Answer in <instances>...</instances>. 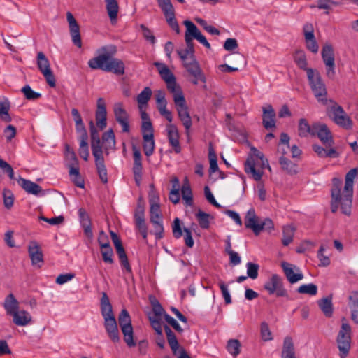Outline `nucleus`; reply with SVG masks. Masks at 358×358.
Masks as SVG:
<instances>
[{
  "mask_svg": "<svg viewBox=\"0 0 358 358\" xmlns=\"http://www.w3.org/2000/svg\"><path fill=\"white\" fill-rule=\"evenodd\" d=\"M251 150L252 152V155H251L250 157H255L256 160L262 161V166L266 165V168L271 171V168L268 164L267 159L264 157V154L255 148H252Z\"/></svg>",
  "mask_w": 358,
  "mask_h": 358,
  "instance_id": "59",
  "label": "nucleus"
},
{
  "mask_svg": "<svg viewBox=\"0 0 358 358\" xmlns=\"http://www.w3.org/2000/svg\"><path fill=\"white\" fill-rule=\"evenodd\" d=\"M181 194L185 205L192 206L193 205L192 192L188 182L183 184L181 189Z\"/></svg>",
  "mask_w": 358,
  "mask_h": 358,
  "instance_id": "48",
  "label": "nucleus"
},
{
  "mask_svg": "<svg viewBox=\"0 0 358 358\" xmlns=\"http://www.w3.org/2000/svg\"><path fill=\"white\" fill-rule=\"evenodd\" d=\"M106 115L107 112L105 101L103 98H99L96 111V126L101 129L106 127Z\"/></svg>",
  "mask_w": 358,
  "mask_h": 358,
  "instance_id": "26",
  "label": "nucleus"
},
{
  "mask_svg": "<svg viewBox=\"0 0 358 358\" xmlns=\"http://www.w3.org/2000/svg\"><path fill=\"white\" fill-rule=\"evenodd\" d=\"M17 182L29 194L37 195L42 190L38 184L22 178H19Z\"/></svg>",
  "mask_w": 358,
  "mask_h": 358,
  "instance_id": "34",
  "label": "nucleus"
},
{
  "mask_svg": "<svg viewBox=\"0 0 358 358\" xmlns=\"http://www.w3.org/2000/svg\"><path fill=\"white\" fill-rule=\"evenodd\" d=\"M349 307L351 310V318L358 324V292H352L348 297Z\"/></svg>",
  "mask_w": 358,
  "mask_h": 358,
  "instance_id": "35",
  "label": "nucleus"
},
{
  "mask_svg": "<svg viewBox=\"0 0 358 358\" xmlns=\"http://www.w3.org/2000/svg\"><path fill=\"white\" fill-rule=\"evenodd\" d=\"M90 136H91V147L92 155L103 154L102 146L101 145V141L99 134L95 128L93 122H90Z\"/></svg>",
  "mask_w": 358,
  "mask_h": 358,
  "instance_id": "29",
  "label": "nucleus"
},
{
  "mask_svg": "<svg viewBox=\"0 0 358 358\" xmlns=\"http://www.w3.org/2000/svg\"><path fill=\"white\" fill-rule=\"evenodd\" d=\"M66 18L69 24V29L72 38V41L74 43V45H76L78 48H81L82 41L80 34L79 25L78 24L73 15L70 12L67 13Z\"/></svg>",
  "mask_w": 358,
  "mask_h": 358,
  "instance_id": "23",
  "label": "nucleus"
},
{
  "mask_svg": "<svg viewBox=\"0 0 358 358\" xmlns=\"http://www.w3.org/2000/svg\"><path fill=\"white\" fill-rule=\"evenodd\" d=\"M116 52L117 48L113 45L99 48L96 51L97 56L88 61L89 66L92 69H101L117 75H123L124 73V62L119 59L112 57Z\"/></svg>",
  "mask_w": 358,
  "mask_h": 358,
  "instance_id": "2",
  "label": "nucleus"
},
{
  "mask_svg": "<svg viewBox=\"0 0 358 358\" xmlns=\"http://www.w3.org/2000/svg\"><path fill=\"white\" fill-rule=\"evenodd\" d=\"M106 8L112 24L117 21V14L119 11L118 3L116 0H105Z\"/></svg>",
  "mask_w": 358,
  "mask_h": 358,
  "instance_id": "36",
  "label": "nucleus"
},
{
  "mask_svg": "<svg viewBox=\"0 0 358 358\" xmlns=\"http://www.w3.org/2000/svg\"><path fill=\"white\" fill-rule=\"evenodd\" d=\"M329 149H324L318 145H313V149L314 152L320 157L336 158L339 156L338 152L336 150L335 148H332V146L329 147Z\"/></svg>",
  "mask_w": 358,
  "mask_h": 358,
  "instance_id": "37",
  "label": "nucleus"
},
{
  "mask_svg": "<svg viewBox=\"0 0 358 358\" xmlns=\"http://www.w3.org/2000/svg\"><path fill=\"white\" fill-rule=\"evenodd\" d=\"M65 161L67 166H78V159L69 145H66Z\"/></svg>",
  "mask_w": 358,
  "mask_h": 358,
  "instance_id": "50",
  "label": "nucleus"
},
{
  "mask_svg": "<svg viewBox=\"0 0 358 358\" xmlns=\"http://www.w3.org/2000/svg\"><path fill=\"white\" fill-rule=\"evenodd\" d=\"M303 33L306 48L313 53H317L319 46L315 38L313 25L311 24H306L303 26Z\"/></svg>",
  "mask_w": 358,
  "mask_h": 358,
  "instance_id": "22",
  "label": "nucleus"
},
{
  "mask_svg": "<svg viewBox=\"0 0 358 358\" xmlns=\"http://www.w3.org/2000/svg\"><path fill=\"white\" fill-rule=\"evenodd\" d=\"M101 253L104 262L110 264L113 263V251L110 245L106 248H101Z\"/></svg>",
  "mask_w": 358,
  "mask_h": 358,
  "instance_id": "58",
  "label": "nucleus"
},
{
  "mask_svg": "<svg viewBox=\"0 0 358 358\" xmlns=\"http://www.w3.org/2000/svg\"><path fill=\"white\" fill-rule=\"evenodd\" d=\"M101 311L102 315L113 313L109 298L105 292L102 293L101 299Z\"/></svg>",
  "mask_w": 358,
  "mask_h": 358,
  "instance_id": "49",
  "label": "nucleus"
},
{
  "mask_svg": "<svg viewBox=\"0 0 358 358\" xmlns=\"http://www.w3.org/2000/svg\"><path fill=\"white\" fill-rule=\"evenodd\" d=\"M95 158V164L97 169L99 178L103 183L108 182V173L107 169L104 164V158L103 154H98L93 155Z\"/></svg>",
  "mask_w": 358,
  "mask_h": 358,
  "instance_id": "30",
  "label": "nucleus"
},
{
  "mask_svg": "<svg viewBox=\"0 0 358 358\" xmlns=\"http://www.w3.org/2000/svg\"><path fill=\"white\" fill-rule=\"evenodd\" d=\"M102 143L105 153L108 155L110 150L115 148V136L114 131L110 129L104 132L102 136Z\"/></svg>",
  "mask_w": 358,
  "mask_h": 358,
  "instance_id": "31",
  "label": "nucleus"
},
{
  "mask_svg": "<svg viewBox=\"0 0 358 358\" xmlns=\"http://www.w3.org/2000/svg\"><path fill=\"white\" fill-rule=\"evenodd\" d=\"M282 234V243L285 246H287L293 241L294 229L292 226H286L283 228Z\"/></svg>",
  "mask_w": 358,
  "mask_h": 358,
  "instance_id": "53",
  "label": "nucleus"
},
{
  "mask_svg": "<svg viewBox=\"0 0 358 358\" xmlns=\"http://www.w3.org/2000/svg\"><path fill=\"white\" fill-rule=\"evenodd\" d=\"M87 134L85 133L80 135L79 155L84 160L87 161L89 157V149L87 143Z\"/></svg>",
  "mask_w": 358,
  "mask_h": 358,
  "instance_id": "45",
  "label": "nucleus"
},
{
  "mask_svg": "<svg viewBox=\"0 0 358 358\" xmlns=\"http://www.w3.org/2000/svg\"><path fill=\"white\" fill-rule=\"evenodd\" d=\"M10 103L7 98L0 101V119L5 122H10L12 118L9 114Z\"/></svg>",
  "mask_w": 358,
  "mask_h": 358,
  "instance_id": "40",
  "label": "nucleus"
},
{
  "mask_svg": "<svg viewBox=\"0 0 358 358\" xmlns=\"http://www.w3.org/2000/svg\"><path fill=\"white\" fill-rule=\"evenodd\" d=\"M166 129L169 144L173 148L176 153H180L181 152V147L179 142L178 128L173 124H169L166 125Z\"/></svg>",
  "mask_w": 358,
  "mask_h": 358,
  "instance_id": "24",
  "label": "nucleus"
},
{
  "mask_svg": "<svg viewBox=\"0 0 358 358\" xmlns=\"http://www.w3.org/2000/svg\"><path fill=\"white\" fill-rule=\"evenodd\" d=\"M279 163L281 168L289 174H296L297 173V166L287 158L282 156L279 159Z\"/></svg>",
  "mask_w": 358,
  "mask_h": 358,
  "instance_id": "47",
  "label": "nucleus"
},
{
  "mask_svg": "<svg viewBox=\"0 0 358 358\" xmlns=\"http://www.w3.org/2000/svg\"><path fill=\"white\" fill-rule=\"evenodd\" d=\"M196 217L197 219V221L199 224V226L202 229H208L210 226V222L209 219L210 217V215L201 210H199L198 212L196 213Z\"/></svg>",
  "mask_w": 358,
  "mask_h": 358,
  "instance_id": "51",
  "label": "nucleus"
},
{
  "mask_svg": "<svg viewBox=\"0 0 358 358\" xmlns=\"http://www.w3.org/2000/svg\"><path fill=\"white\" fill-rule=\"evenodd\" d=\"M157 108L160 115L164 117L169 122L173 120V115L171 111L166 109L167 101L165 97V92L163 90H158L155 94Z\"/></svg>",
  "mask_w": 358,
  "mask_h": 358,
  "instance_id": "21",
  "label": "nucleus"
},
{
  "mask_svg": "<svg viewBox=\"0 0 358 358\" xmlns=\"http://www.w3.org/2000/svg\"><path fill=\"white\" fill-rule=\"evenodd\" d=\"M143 151L147 157L151 156L155 150V141L154 136L143 135Z\"/></svg>",
  "mask_w": 358,
  "mask_h": 358,
  "instance_id": "43",
  "label": "nucleus"
},
{
  "mask_svg": "<svg viewBox=\"0 0 358 358\" xmlns=\"http://www.w3.org/2000/svg\"><path fill=\"white\" fill-rule=\"evenodd\" d=\"M307 77L311 90L318 101L322 102L324 105H328L329 103V100H327L326 98V87L322 82L320 73L314 69H308Z\"/></svg>",
  "mask_w": 358,
  "mask_h": 358,
  "instance_id": "4",
  "label": "nucleus"
},
{
  "mask_svg": "<svg viewBox=\"0 0 358 358\" xmlns=\"http://www.w3.org/2000/svg\"><path fill=\"white\" fill-rule=\"evenodd\" d=\"M104 319V328L109 338L113 343H119L120 341L117 324L113 313L102 315Z\"/></svg>",
  "mask_w": 358,
  "mask_h": 358,
  "instance_id": "13",
  "label": "nucleus"
},
{
  "mask_svg": "<svg viewBox=\"0 0 358 358\" xmlns=\"http://www.w3.org/2000/svg\"><path fill=\"white\" fill-rule=\"evenodd\" d=\"M10 316L13 317V322L17 326L25 327L32 321L31 314L24 310L18 309Z\"/></svg>",
  "mask_w": 358,
  "mask_h": 358,
  "instance_id": "27",
  "label": "nucleus"
},
{
  "mask_svg": "<svg viewBox=\"0 0 358 358\" xmlns=\"http://www.w3.org/2000/svg\"><path fill=\"white\" fill-rule=\"evenodd\" d=\"M318 306L326 317H331L333 314V305L331 297H325L319 300Z\"/></svg>",
  "mask_w": 358,
  "mask_h": 358,
  "instance_id": "41",
  "label": "nucleus"
},
{
  "mask_svg": "<svg viewBox=\"0 0 358 358\" xmlns=\"http://www.w3.org/2000/svg\"><path fill=\"white\" fill-rule=\"evenodd\" d=\"M113 112L115 120L121 125L122 131L124 133H129V116L124 108L123 103L117 102L114 104Z\"/></svg>",
  "mask_w": 358,
  "mask_h": 358,
  "instance_id": "16",
  "label": "nucleus"
},
{
  "mask_svg": "<svg viewBox=\"0 0 358 358\" xmlns=\"http://www.w3.org/2000/svg\"><path fill=\"white\" fill-rule=\"evenodd\" d=\"M281 266L290 283L294 284L303 278V275L299 267L285 262H282Z\"/></svg>",
  "mask_w": 358,
  "mask_h": 358,
  "instance_id": "20",
  "label": "nucleus"
},
{
  "mask_svg": "<svg viewBox=\"0 0 358 358\" xmlns=\"http://www.w3.org/2000/svg\"><path fill=\"white\" fill-rule=\"evenodd\" d=\"M313 129L314 134H313V136H317L327 148L331 147L334 145V142L331 133L326 124L314 123Z\"/></svg>",
  "mask_w": 358,
  "mask_h": 358,
  "instance_id": "17",
  "label": "nucleus"
},
{
  "mask_svg": "<svg viewBox=\"0 0 358 358\" xmlns=\"http://www.w3.org/2000/svg\"><path fill=\"white\" fill-rule=\"evenodd\" d=\"M25 98L28 100H36L41 97V94L38 92H34L29 85L24 86L22 90Z\"/></svg>",
  "mask_w": 358,
  "mask_h": 358,
  "instance_id": "56",
  "label": "nucleus"
},
{
  "mask_svg": "<svg viewBox=\"0 0 358 358\" xmlns=\"http://www.w3.org/2000/svg\"><path fill=\"white\" fill-rule=\"evenodd\" d=\"M152 95V90L150 87H145L143 91L137 96V102L140 110L144 106H146Z\"/></svg>",
  "mask_w": 358,
  "mask_h": 358,
  "instance_id": "46",
  "label": "nucleus"
},
{
  "mask_svg": "<svg viewBox=\"0 0 358 358\" xmlns=\"http://www.w3.org/2000/svg\"><path fill=\"white\" fill-rule=\"evenodd\" d=\"M266 165L262 166V161L256 160L255 157H248L245 163V171L251 174L256 181L261 180Z\"/></svg>",
  "mask_w": 358,
  "mask_h": 358,
  "instance_id": "14",
  "label": "nucleus"
},
{
  "mask_svg": "<svg viewBox=\"0 0 358 358\" xmlns=\"http://www.w3.org/2000/svg\"><path fill=\"white\" fill-rule=\"evenodd\" d=\"M263 110V125L268 129L275 127V113L272 106L268 104L262 108Z\"/></svg>",
  "mask_w": 358,
  "mask_h": 358,
  "instance_id": "28",
  "label": "nucleus"
},
{
  "mask_svg": "<svg viewBox=\"0 0 358 358\" xmlns=\"http://www.w3.org/2000/svg\"><path fill=\"white\" fill-rule=\"evenodd\" d=\"M19 302L15 296L10 293L6 298L3 306L8 315H11L19 309Z\"/></svg>",
  "mask_w": 358,
  "mask_h": 358,
  "instance_id": "32",
  "label": "nucleus"
},
{
  "mask_svg": "<svg viewBox=\"0 0 358 358\" xmlns=\"http://www.w3.org/2000/svg\"><path fill=\"white\" fill-rule=\"evenodd\" d=\"M351 327L346 320H342L341 329L338 334L336 342L341 358L345 357L350 349L351 344Z\"/></svg>",
  "mask_w": 358,
  "mask_h": 358,
  "instance_id": "8",
  "label": "nucleus"
},
{
  "mask_svg": "<svg viewBox=\"0 0 358 358\" xmlns=\"http://www.w3.org/2000/svg\"><path fill=\"white\" fill-rule=\"evenodd\" d=\"M184 66L187 71L193 76L196 78L202 77V71L194 58H190L189 62H185Z\"/></svg>",
  "mask_w": 358,
  "mask_h": 358,
  "instance_id": "42",
  "label": "nucleus"
},
{
  "mask_svg": "<svg viewBox=\"0 0 358 358\" xmlns=\"http://www.w3.org/2000/svg\"><path fill=\"white\" fill-rule=\"evenodd\" d=\"M282 358H296L292 338L289 336H287L284 339Z\"/></svg>",
  "mask_w": 358,
  "mask_h": 358,
  "instance_id": "38",
  "label": "nucleus"
},
{
  "mask_svg": "<svg viewBox=\"0 0 358 358\" xmlns=\"http://www.w3.org/2000/svg\"><path fill=\"white\" fill-rule=\"evenodd\" d=\"M37 65L48 84L52 87H55V76L51 70L50 62L43 52H39L37 54Z\"/></svg>",
  "mask_w": 358,
  "mask_h": 358,
  "instance_id": "11",
  "label": "nucleus"
},
{
  "mask_svg": "<svg viewBox=\"0 0 358 358\" xmlns=\"http://www.w3.org/2000/svg\"><path fill=\"white\" fill-rule=\"evenodd\" d=\"M28 252L31 264L41 268L43 264V255L38 243L36 241H31L28 245Z\"/></svg>",
  "mask_w": 358,
  "mask_h": 358,
  "instance_id": "18",
  "label": "nucleus"
},
{
  "mask_svg": "<svg viewBox=\"0 0 358 358\" xmlns=\"http://www.w3.org/2000/svg\"><path fill=\"white\" fill-rule=\"evenodd\" d=\"M260 332L262 338L264 341H268L273 339L271 331L266 322H262Z\"/></svg>",
  "mask_w": 358,
  "mask_h": 358,
  "instance_id": "61",
  "label": "nucleus"
},
{
  "mask_svg": "<svg viewBox=\"0 0 358 358\" xmlns=\"http://www.w3.org/2000/svg\"><path fill=\"white\" fill-rule=\"evenodd\" d=\"M322 57L327 68V76L333 78L335 76V58L332 45L326 44L322 50Z\"/></svg>",
  "mask_w": 358,
  "mask_h": 358,
  "instance_id": "12",
  "label": "nucleus"
},
{
  "mask_svg": "<svg viewBox=\"0 0 358 358\" xmlns=\"http://www.w3.org/2000/svg\"><path fill=\"white\" fill-rule=\"evenodd\" d=\"M259 219L256 215L254 208H250L246 213L245 217V226L248 229H250L258 235L262 231V227L259 226Z\"/></svg>",
  "mask_w": 358,
  "mask_h": 358,
  "instance_id": "25",
  "label": "nucleus"
},
{
  "mask_svg": "<svg viewBox=\"0 0 358 358\" xmlns=\"http://www.w3.org/2000/svg\"><path fill=\"white\" fill-rule=\"evenodd\" d=\"M241 344L238 340H230L227 344V350L230 354L236 356L240 353Z\"/></svg>",
  "mask_w": 358,
  "mask_h": 358,
  "instance_id": "60",
  "label": "nucleus"
},
{
  "mask_svg": "<svg viewBox=\"0 0 358 358\" xmlns=\"http://www.w3.org/2000/svg\"><path fill=\"white\" fill-rule=\"evenodd\" d=\"M264 289L269 294H275L277 296H287V292L283 287L281 277L277 274H272L266 281Z\"/></svg>",
  "mask_w": 358,
  "mask_h": 358,
  "instance_id": "10",
  "label": "nucleus"
},
{
  "mask_svg": "<svg viewBox=\"0 0 358 358\" xmlns=\"http://www.w3.org/2000/svg\"><path fill=\"white\" fill-rule=\"evenodd\" d=\"M298 131L301 137L313 136L314 134L313 124L310 125L306 119L301 118L299 120Z\"/></svg>",
  "mask_w": 358,
  "mask_h": 358,
  "instance_id": "39",
  "label": "nucleus"
},
{
  "mask_svg": "<svg viewBox=\"0 0 358 358\" xmlns=\"http://www.w3.org/2000/svg\"><path fill=\"white\" fill-rule=\"evenodd\" d=\"M164 15L165 16L168 24L173 31H176V34H179L180 32V29L175 17V10Z\"/></svg>",
  "mask_w": 358,
  "mask_h": 358,
  "instance_id": "54",
  "label": "nucleus"
},
{
  "mask_svg": "<svg viewBox=\"0 0 358 358\" xmlns=\"http://www.w3.org/2000/svg\"><path fill=\"white\" fill-rule=\"evenodd\" d=\"M358 173L357 169L350 170L345 178L343 189V182L338 178H334L332 180V188L331 190V210L336 213L338 208L342 213L349 215L351 212L354 180Z\"/></svg>",
  "mask_w": 358,
  "mask_h": 358,
  "instance_id": "1",
  "label": "nucleus"
},
{
  "mask_svg": "<svg viewBox=\"0 0 358 358\" xmlns=\"http://www.w3.org/2000/svg\"><path fill=\"white\" fill-rule=\"evenodd\" d=\"M294 60L299 68L306 71L308 73V62L306 54L302 50H296L294 55Z\"/></svg>",
  "mask_w": 358,
  "mask_h": 358,
  "instance_id": "44",
  "label": "nucleus"
},
{
  "mask_svg": "<svg viewBox=\"0 0 358 358\" xmlns=\"http://www.w3.org/2000/svg\"><path fill=\"white\" fill-rule=\"evenodd\" d=\"M246 267L248 277L252 279H256L258 276L259 265L252 262H248Z\"/></svg>",
  "mask_w": 358,
  "mask_h": 358,
  "instance_id": "62",
  "label": "nucleus"
},
{
  "mask_svg": "<svg viewBox=\"0 0 358 358\" xmlns=\"http://www.w3.org/2000/svg\"><path fill=\"white\" fill-rule=\"evenodd\" d=\"M110 234L111 236V239L113 242L114 246L115 248L117 254L120 259L122 266L125 269L127 273H131V268L128 261V258L125 250L123 248L122 241L117 234L113 231H110Z\"/></svg>",
  "mask_w": 358,
  "mask_h": 358,
  "instance_id": "15",
  "label": "nucleus"
},
{
  "mask_svg": "<svg viewBox=\"0 0 358 358\" xmlns=\"http://www.w3.org/2000/svg\"><path fill=\"white\" fill-rule=\"evenodd\" d=\"M118 323L124 336V341L129 348L136 345L134 339V330L130 315L126 309H122L118 316Z\"/></svg>",
  "mask_w": 358,
  "mask_h": 358,
  "instance_id": "6",
  "label": "nucleus"
},
{
  "mask_svg": "<svg viewBox=\"0 0 358 358\" xmlns=\"http://www.w3.org/2000/svg\"><path fill=\"white\" fill-rule=\"evenodd\" d=\"M210 171L215 173L218 170L217 156L213 149L209 150Z\"/></svg>",
  "mask_w": 358,
  "mask_h": 358,
  "instance_id": "64",
  "label": "nucleus"
},
{
  "mask_svg": "<svg viewBox=\"0 0 358 358\" xmlns=\"http://www.w3.org/2000/svg\"><path fill=\"white\" fill-rule=\"evenodd\" d=\"M154 65L157 68L161 78L166 83L168 90L173 96L182 92L180 85L176 83L175 76L166 64L155 62Z\"/></svg>",
  "mask_w": 358,
  "mask_h": 358,
  "instance_id": "9",
  "label": "nucleus"
},
{
  "mask_svg": "<svg viewBox=\"0 0 358 358\" xmlns=\"http://www.w3.org/2000/svg\"><path fill=\"white\" fill-rule=\"evenodd\" d=\"M159 8L162 9L164 14L174 10V8L171 2V0H157Z\"/></svg>",
  "mask_w": 358,
  "mask_h": 358,
  "instance_id": "63",
  "label": "nucleus"
},
{
  "mask_svg": "<svg viewBox=\"0 0 358 358\" xmlns=\"http://www.w3.org/2000/svg\"><path fill=\"white\" fill-rule=\"evenodd\" d=\"M78 215L80 224L84 229L85 235L89 238H92L93 234L91 228V220L88 214L85 209L80 208L78 210Z\"/></svg>",
  "mask_w": 358,
  "mask_h": 358,
  "instance_id": "33",
  "label": "nucleus"
},
{
  "mask_svg": "<svg viewBox=\"0 0 358 358\" xmlns=\"http://www.w3.org/2000/svg\"><path fill=\"white\" fill-rule=\"evenodd\" d=\"M327 112L330 118L340 127L350 129L352 127V121L346 115L341 106L338 105L332 100H329V103L327 105Z\"/></svg>",
  "mask_w": 358,
  "mask_h": 358,
  "instance_id": "5",
  "label": "nucleus"
},
{
  "mask_svg": "<svg viewBox=\"0 0 358 358\" xmlns=\"http://www.w3.org/2000/svg\"><path fill=\"white\" fill-rule=\"evenodd\" d=\"M149 320L152 327L159 336H162V317L150 314Z\"/></svg>",
  "mask_w": 358,
  "mask_h": 358,
  "instance_id": "52",
  "label": "nucleus"
},
{
  "mask_svg": "<svg viewBox=\"0 0 358 358\" xmlns=\"http://www.w3.org/2000/svg\"><path fill=\"white\" fill-rule=\"evenodd\" d=\"M183 24L186 27V31L185 34V41L187 45V48L185 49L187 52V55H190V58H194V43L193 40L196 39L206 48L210 49L211 46L206 37L201 33L197 27L190 20H185Z\"/></svg>",
  "mask_w": 358,
  "mask_h": 358,
  "instance_id": "3",
  "label": "nucleus"
},
{
  "mask_svg": "<svg viewBox=\"0 0 358 358\" xmlns=\"http://www.w3.org/2000/svg\"><path fill=\"white\" fill-rule=\"evenodd\" d=\"M325 250V247L323 245H321L317 254V257L320 260V266L326 267L328 266L330 263V259L328 256L324 255V251Z\"/></svg>",
  "mask_w": 358,
  "mask_h": 358,
  "instance_id": "57",
  "label": "nucleus"
},
{
  "mask_svg": "<svg viewBox=\"0 0 358 358\" xmlns=\"http://www.w3.org/2000/svg\"><path fill=\"white\" fill-rule=\"evenodd\" d=\"M134 164L132 171L137 186H140L142 180V156L139 149L136 146H132Z\"/></svg>",
  "mask_w": 358,
  "mask_h": 358,
  "instance_id": "19",
  "label": "nucleus"
},
{
  "mask_svg": "<svg viewBox=\"0 0 358 358\" xmlns=\"http://www.w3.org/2000/svg\"><path fill=\"white\" fill-rule=\"evenodd\" d=\"M297 292L300 294H306L315 296L317 292V287L312 283L302 285L297 289Z\"/></svg>",
  "mask_w": 358,
  "mask_h": 358,
  "instance_id": "55",
  "label": "nucleus"
},
{
  "mask_svg": "<svg viewBox=\"0 0 358 358\" xmlns=\"http://www.w3.org/2000/svg\"><path fill=\"white\" fill-rule=\"evenodd\" d=\"M173 101L176 105L178 117L185 128L186 134H189V131L192 125V121L189 115L188 107L186 104L183 92L176 94L173 96Z\"/></svg>",
  "mask_w": 358,
  "mask_h": 358,
  "instance_id": "7",
  "label": "nucleus"
}]
</instances>
